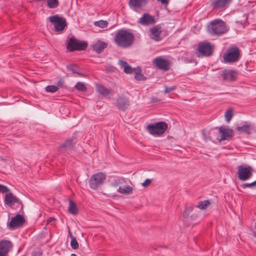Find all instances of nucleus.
<instances>
[{
	"instance_id": "c85d7f7f",
	"label": "nucleus",
	"mask_w": 256,
	"mask_h": 256,
	"mask_svg": "<svg viewBox=\"0 0 256 256\" xmlns=\"http://www.w3.org/2000/svg\"><path fill=\"white\" fill-rule=\"evenodd\" d=\"M59 5L58 0H48L47 6L50 8H57Z\"/></svg>"
},
{
	"instance_id": "39448f33",
	"label": "nucleus",
	"mask_w": 256,
	"mask_h": 256,
	"mask_svg": "<svg viewBox=\"0 0 256 256\" xmlns=\"http://www.w3.org/2000/svg\"><path fill=\"white\" fill-rule=\"evenodd\" d=\"M168 124L164 122H160L148 125L149 133L154 136H160L163 134L168 128Z\"/></svg>"
},
{
	"instance_id": "13d9d810",
	"label": "nucleus",
	"mask_w": 256,
	"mask_h": 256,
	"mask_svg": "<svg viewBox=\"0 0 256 256\" xmlns=\"http://www.w3.org/2000/svg\"><path fill=\"white\" fill-rule=\"evenodd\" d=\"M255 182H256V180Z\"/></svg>"
},
{
	"instance_id": "cd10ccee",
	"label": "nucleus",
	"mask_w": 256,
	"mask_h": 256,
	"mask_svg": "<svg viewBox=\"0 0 256 256\" xmlns=\"http://www.w3.org/2000/svg\"><path fill=\"white\" fill-rule=\"evenodd\" d=\"M210 205V201L209 200H205L200 202L196 207L199 208L200 210H205Z\"/></svg>"
},
{
	"instance_id": "473e14b6",
	"label": "nucleus",
	"mask_w": 256,
	"mask_h": 256,
	"mask_svg": "<svg viewBox=\"0 0 256 256\" xmlns=\"http://www.w3.org/2000/svg\"><path fill=\"white\" fill-rule=\"evenodd\" d=\"M75 88L76 89L80 90L82 92H85L86 90V88L84 83L81 82H78L75 85Z\"/></svg>"
},
{
	"instance_id": "ddd939ff",
	"label": "nucleus",
	"mask_w": 256,
	"mask_h": 256,
	"mask_svg": "<svg viewBox=\"0 0 256 256\" xmlns=\"http://www.w3.org/2000/svg\"><path fill=\"white\" fill-rule=\"evenodd\" d=\"M153 64L160 70L168 71L170 70V62L161 56H157L152 61Z\"/></svg>"
},
{
	"instance_id": "a18cd8bd",
	"label": "nucleus",
	"mask_w": 256,
	"mask_h": 256,
	"mask_svg": "<svg viewBox=\"0 0 256 256\" xmlns=\"http://www.w3.org/2000/svg\"><path fill=\"white\" fill-rule=\"evenodd\" d=\"M125 190L126 191L127 194H130L132 192V188L131 186H126L125 188Z\"/></svg>"
},
{
	"instance_id": "72a5a7b5",
	"label": "nucleus",
	"mask_w": 256,
	"mask_h": 256,
	"mask_svg": "<svg viewBox=\"0 0 256 256\" xmlns=\"http://www.w3.org/2000/svg\"><path fill=\"white\" fill-rule=\"evenodd\" d=\"M58 88L57 86H54V85H49L46 86V90L47 92H55L58 90Z\"/></svg>"
},
{
	"instance_id": "864d4df0",
	"label": "nucleus",
	"mask_w": 256,
	"mask_h": 256,
	"mask_svg": "<svg viewBox=\"0 0 256 256\" xmlns=\"http://www.w3.org/2000/svg\"><path fill=\"white\" fill-rule=\"evenodd\" d=\"M164 36H167L168 35V32L166 30L164 32Z\"/></svg>"
},
{
	"instance_id": "f3484780",
	"label": "nucleus",
	"mask_w": 256,
	"mask_h": 256,
	"mask_svg": "<svg viewBox=\"0 0 256 256\" xmlns=\"http://www.w3.org/2000/svg\"><path fill=\"white\" fill-rule=\"evenodd\" d=\"M148 2V0H130V6L136 11L143 8Z\"/></svg>"
},
{
	"instance_id": "2eb2a0df",
	"label": "nucleus",
	"mask_w": 256,
	"mask_h": 256,
	"mask_svg": "<svg viewBox=\"0 0 256 256\" xmlns=\"http://www.w3.org/2000/svg\"><path fill=\"white\" fill-rule=\"evenodd\" d=\"M150 37L156 42L162 40L160 34L163 32L160 24H157L150 29Z\"/></svg>"
},
{
	"instance_id": "f8f14e48",
	"label": "nucleus",
	"mask_w": 256,
	"mask_h": 256,
	"mask_svg": "<svg viewBox=\"0 0 256 256\" xmlns=\"http://www.w3.org/2000/svg\"><path fill=\"white\" fill-rule=\"evenodd\" d=\"M25 222V219L23 216L17 214L13 217L8 222V226L10 229L14 230L22 226Z\"/></svg>"
},
{
	"instance_id": "9b49d317",
	"label": "nucleus",
	"mask_w": 256,
	"mask_h": 256,
	"mask_svg": "<svg viewBox=\"0 0 256 256\" xmlns=\"http://www.w3.org/2000/svg\"><path fill=\"white\" fill-rule=\"evenodd\" d=\"M116 106L119 110L125 112L130 106V100L126 96H119L116 100Z\"/></svg>"
},
{
	"instance_id": "1a4fd4ad",
	"label": "nucleus",
	"mask_w": 256,
	"mask_h": 256,
	"mask_svg": "<svg viewBox=\"0 0 256 256\" xmlns=\"http://www.w3.org/2000/svg\"><path fill=\"white\" fill-rule=\"evenodd\" d=\"M48 20L54 26L55 32H62L68 26L66 20L64 17H49Z\"/></svg>"
},
{
	"instance_id": "c03bdc74",
	"label": "nucleus",
	"mask_w": 256,
	"mask_h": 256,
	"mask_svg": "<svg viewBox=\"0 0 256 256\" xmlns=\"http://www.w3.org/2000/svg\"><path fill=\"white\" fill-rule=\"evenodd\" d=\"M160 101V100L158 98L154 96L152 97L150 100V102L152 104L157 102H159Z\"/></svg>"
},
{
	"instance_id": "a878e982",
	"label": "nucleus",
	"mask_w": 256,
	"mask_h": 256,
	"mask_svg": "<svg viewBox=\"0 0 256 256\" xmlns=\"http://www.w3.org/2000/svg\"><path fill=\"white\" fill-rule=\"evenodd\" d=\"M68 212L73 215H76L78 214V210L76 202L72 200H69Z\"/></svg>"
},
{
	"instance_id": "4468645a",
	"label": "nucleus",
	"mask_w": 256,
	"mask_h": 256,
	"mask_svg": "<svg viewBox=\"0 0 256 256\" xmlns=\"http://www.w3.org/2000/svg\"><path fill=\"white\" fill-rule=\"evenodd\" d=\"M12 248V242L8 240H0V256H8Z\"/></svg>"
},
{
	"instance_id": "b1692460",
	"label": "nucleus",
	"mask_w": 256,
	"mask_h": 256,
	"mask_svg": "<svg viewBox=\"0 0 256 256\" xmlns=\"http://www.w3.org/2000/svg\"><path fill=\"white\" fill-rule=\"evenodd\" d=\"M253 127L251 124H244L241 126H237L236 130L239 132H242L248 134H252Z\"/></svg>"
},
{
	"instance_id": "6e6552de",
	"label": "nucleus",
	"mask_w": 256,
	"mask_h": 256,
	"mask_svg": "<svg viewBox=\"0 0 256 256\" xmlns=\"http://www.w3.org/2000/svg\"><path fill=\"white\" fill-rule=\"evenodd\" d=\"M106 179V175L102 172H98L92 175L89 180V185L92 190H96L102 185Z\"/></svg>"
},
{
	"instance_id": "8fccbe9b",
	"label": "nucleus",
	"mask_w": 256,
	"mask_h": 256,
	"mask_svg": "<svg viewBox=\"0 0 256 256\" xmlns=\"http://www.w3.org/2000/svg\"><path fill=\"white\" fill-rule=\"evenodd\" d=\"M68 236H70V238H72V237H74L72 234L70 230H68Z\"/></svg>"
},
{
	"instance_id": "7ed1b4c3",
	"label": "nucleus",
	"mask_w": 256,
	"mask_h": 256,
	"mask_svg": "<svg viewBox=\"0 0 256 256\" xmlns=\"http://www.w3.org/2000/svg\"><path fill=\"white\" fill-rule=\"evenodd\" d=\"M222 58L226 63L235 62L240 59V50L236 46H231L224 53Z\"/></svg>"
},
{
	"instance_id": "79ce46f5",
	"label": "nucleus",
	"mask_w": 256,
	"mask_h": 256,
	"mask_svg": "<svg viewBox=\"0 0 256 256\" xmlns=\"http://www.w3.org/2000/svg\"><path fill=\"white\" fill-rule=\"evenodd\" d=\"M151 183V180L150 179H146L145 181L142 183V185L144 187H146L150 184Z\"/></svg>"
},
{
	"instance_id": "f257e3e1",
	"label": "nucleus",
	"mask_w": 256,
	"mask_h": 256,
	"mask_svg": "<svg viewBox=\"0 0 256 256\" xmlns=\"http://www.w3.org/2000/svg\"><path fill=\"white\" fill-rule=\"evenodd\" d=\"M134 34L128 29H120L116 33L114 42L119 47L126 48H130L134 43Z\"/></svg>"
},
{
	"instance_id": "423d86ee",
	"label": "nucleus",
	"mask_w": 256,
	"mask_h": 256,
	"mask_svg": "<svg viewBox=\"0 0 256 256\" xmlns=\"http://www.w3.org/2000/svg\"><path fill=\"white\" fill-rule=\"evenodd\" d=\"M4 203L12 209H20V212L22 210L24 205L22 201L12 192L6 194L4 198Z\"/></svg>"
},
{
	"instance_id": "412c9836",
	"label": "nucleus",
	"mask_w": 256,
	"mask_h": 256,
	"mask_svg": "<svg viewBox=\"0 0 256 256\" xmlns=\"http://www.w3.org/2000/svg\"><path fill=\"white\" fill-rule=\"evenodd\" d=\"M237 76L238 74L236 72L231 70L224 73L222 77L224 80L232 82L236 80Z\"/></svg>"
},
{
	"instance_id": "49530a36",
	"label": "nucleus",
	"mask_w": 256,
	"mask_h": 256,
	"mask_svg": "<svg viewBox=\"0 0 256 256\" xmlns=\"http://www.w3.org/2000/svg\"><path fill=\"white\" fill-rule=\"evenodd\" d=\"M118 191L121 194H127L124 188H122L120 186L118 190Z\"/></svg>"
},
{
	"instance_id": "aec40b11",
	"label": "nucleus",
	"mask_w": 256,
	"mask_h": 256,
	"mask_svg": "<svg viewBox=\"0 0 256 256\" xmlns=\"http://www.w3.org/2000/svg\"><path fill=\"white\" fill-rule=\"evenodd\" d=\"M76 140V138L74 136L71 138H69L66 139L63 144H62L60 146V148H64L66 150L72 149L76 144V142H74Z\"/></svg>"
},
{
	"instance_id": "4d7b16f0",
	"label": "nucleus",
	"mask_w": 256,
	"mask_h": 256,
	"mask_svg": "<svg viewBox=\"0 0 256 256\" xmlns=\"http://www.w3.org/2000/svg\"><path fill=\"white\" fill-rule=\"evenodd\" d=\"M255 182H256V180Z\"/></svg>"
},
{
	"instance_id": "393cba45",
	"label": "nucleus",
	"mask_w": 256,
	"mask_h": 256,
	"mask_svg": "<svg viewBox=\"0 0 256 256\" xmlns=\"http://www.w3.org/2000/svg\"><path fill=\"white\" fill-rule=\"evenodd\" d=\"M119 64L121 66L122 68H124V71L125 73L127 74H130L133 72L135 70L134 68H132L125 61L122 60H119Z\"/></svg>"
},
{
	"instance_id": "a19ab883",
	"label": "nucleus",
	"mask_w": 256,
	"mask_h": 256,
	"mask_svg": "<svg viewBox=\"0 0 256 256\" xmlns=\"http://www.w3.org/2000/svg\"><path fill=\"white\" fill-rule=\"evenodd\" d=\"M246 18L244 20V22L237 21V22H236L238 23V24H241L242 25L244 26V27L245 26H246L248 24V17H246Z\"/></svg>"
},
{
	"instance_id": "6ab92c4d",
	"label": "nucleus",
	"mask_w": 256,
	"mask_h": 256,
	"mask_svg": "<svg viewBox=\"0 0 256 256\" xmlns=\"http://www.w3.org/2000/svg\"><path fill=\"white\" fill-rule=\"evenodd\" d=\"M108 44L100 40H98L96 44H92V47L97 54H100L107 46Z\"/></svg>"
},
{
	"instance_id": "c756f323",
	"label": "nucleus",
	"mask_w": 256,
	"mask_h": 256,
	"mask_svg": "<svg viewBox=\"0 0 256 256\" xmlns=\"http://www.w3.org/2000/svg\"><path fill=\"white\" fill-rule=\"evenodd\" d=\"M95 26H98L100 28H105L108 25V22L106 20H100L94 22Z\"/></svg>"
},
{
	"instance_id": "3c124183",
	"label": "nucleus",
	"mask_w": 256,
	"mask_h": 256,
	"mask_svg": "<svg viewBox=\"0 0 256 256\" xmlns=\"http://www.w3.org/2000/svg\"><path fill=\"white\" fill-rule=\"evenodd\" d=\"M142 16H150L148 13H144L142 14Z\"/></svg>"
},
{
	"instance_id": "a211bd4d",
	"label": "nucleus",
	"mask_w": 256,
	"mask_h": 256,
	"mask_svg": "<svg viewBox=\"0 0 256 256\" xmlns=\"http://www.w3.org/2000/svg\"><path fill=\"white\" fill-rule=\"evenodd\" d=\"M232 0H214L211 6L214 9L221 10L228 6Z\"/></svg>"
},
{
	"instance_id": "09e8293b",
	"label": "nucleus",
	"mask_w": 256,
	"mask_h": 256,
	"mask_svg": "<svg viewBox=\"0 0 256 256\" xmlns=\"http://www.w3.org/2000/svg\"><path fill=\"white\" fill-rule=\"evenodd\" d=\"M56 220V218H54V217H50L47 220V224H49Z\"/></svg>"
},
{
	"instance_id": "4c0bfd02",
	"label": "nucleus",
	"mask_w": 256,
	"mask_h": 256,
	"mask_svg": "<svg viewBox=\"0 0 256 256\" xmlns=\"http://www.w3.org/2000/svg\"><path fill=\"white\" fill-rule=\"evenodd\" d=\"M256 186V182L254 181L252 183H246V184H241L240 186L242 188H246L252 187V186Z\"/></svg>"
},
{
	"instance_id": "f03ea898",
	"label": "nucleus",
	"mask_w": 256,
	"mask_h": 256,
	"mask_svg": "<svg viewBox=\"0 0 256 256\" xmlns=\"http://www.w3.org/2000/svg\"><path fill=\"white\" fill-rule=\"evenodd\" d=\"M208 32L213 36H220L228 31L225 22L221 19H215L208 23L207 26Z\"/></svg>"
},
{
	"instance_id": "de8ad7c7",
	"label": "nucleus",
	"mask_w": 256,
	"mask_h": 256,
	"mask_svg": "<svg viewBox=\"0 0 256 256\" xmlns=\"http://www.w3.org/2000/svg\"><path fill=\"white\" fill-rule=\"evenodd\" d=\"M158 2H160L162 4L164 5H168L170 0H156Z\"/></svg>"
},
{
	"instance_id": "37998d69",
	"label": "nucleus",
	"mask_w": 256,
	"mask_h": 256,
	"mask_svg": "<svg viewBox=\"0 0 256 256\" xmlns=\"http://www.w3.org/2000/svg\"><path fill=\"white\" fill-rule=\"evenodd\" d=\"M64 80H62V78H60L57 82L56 86H57L58 88V86H59V87H62V86L64 85Z\"/></svg>"
},
{
	"instance_id": "5fc2aeb1",
	"label": "nucleus",
	"mask_w": 256,
	"mask_h": 256,
	"mask_svg": "<svg viewBox=\"0 0 256 256\" xmlns=\"http://www.w3.org/2000/svg\"><path fill=\"white\" fill-rule=\"evenodd\" d=\"M254 228L256 229V222H255V224H254Z\"/></svg>"
},
{
	"instance_id": "58836bf2",
	"label": "nucleus",
	"mask_w": 256,
	"mask_h": 256,
	"mask_svg": "<svg viewBox=\"0 0 256 256\" xmlns=\"http://www.w3.org/2000/svg\"><path fill=\"white\" fill-rule=\"evenodd\" d=\"M10 191V190L6 186L0 184V192L4 194Z\"/></svg>"
},
{
	"instance_id": "6e6d98bb",
	"label": "nucleus",
	"mask_w": 256,
	"mask_h": 256,
	"mask_svg": "<svg viewBox=\"0 0 256 256\" xmlns=\"http://www.w3.org/2000/svg\"><path fill=\"white\" fill-rule=\"evenodd\" d=\"M54 16H58V14L54 15Z\"/></svg>"
},
{
	"instance_id": "e433bc0d",
	"label": "nucleus",
	"mask_w": 256,
	"mask_h": 256,
	"mask_svg": "<svg viewBox=\"0 0 256 256\" xmlns=\"http://www.w3.org/2000/svg\"><path fill=\"white\" fill-rule=\"evenodd\" d=\"M121 184V180L120 178H116L111 183V186L116 187Z\"/></svg>"
},
{
	"instance_id": "603ef678",
	"label": "nucleus",
	"mask_w": 256,
	"mask_h": 256,
	"mask_svg": "<svg viewBox=\"0 0 256 256\" xmlns=\"http://www.w3.org/2000/svg\"><path fill=\"white\" fill-rule=\"evenodd\" d=\"M253 236L256 238V231L253 232Z\"/></svg>"
},
{
	"instance_id": "4be33fe9",
	"label": "nucleus",
	"mask_w": 256,
	"mask_h": 256,
	"mask_svg": "<svg viewBox=\"0 0 256 256\" xmlns=\"http://www.w3.org/2000/svg\"><path fill=\"white\" fill-rule=\"evenodd\" d=\"M96 88L98 92L104 96H106L111 93L110 89L106 88L102 84H96Z\"/></svg>"
},
{
	"instance_id": "9d476101",
	"label": "nucleus",
	"mask_w": 256,
	"mask_h": 256,
	"mask_svg": "<svg viewBox=\"0 0 256 256\" xmlns=\"http://www.w3.org/2000/svg\"><path fill=\"white\" fill-rule=\"evenodd\" d=\"M253 170L250 166H240L238 167V176L240 180L246 181L249 180L252 176Z\"/></svg>"
},
{
	"instance_id": "dca6fc26",
	"label": "nucleus",
	"mask_w": 256,
	"mask_h": 256,
	"mask_svg": "<svg viewBox=\"0 0 256 256\" xmlns=\"http://www.w3.org/2000/svg\"><path fill=\"white\" fill-rule=\"evenodd\" d=\"M216 128L218 129L219 132L222 134V136L220 139V141L224 140H230L234 136L232 130L228 128L225 126H220V128Z\"/></svg>"
},
{
	"instance_id": "20e7f679",
	"label": "nucleus",
	"mask_w": 256,
	"mask_h": 256,
	"mask_svg": "<svg viewBox=\"0 0 256 256\" xmlns=\"http://www.w3.org/2000/svg\"><path fill=\"white\" fill-rule=\"evenodd\" d=\"M196 50L198 56L210 57L214 54V46L208 42H200L198 45Z\"/></svg>"
},
{
	"instance_id": "ea45409f",
	"label": "nucleus",
	"mask_w": 256,
	"mask_h": 256,
	"mask_svg": "<svg viewBox=\"0 0 256 256\" xmlns=\"http://www.w3.org/2000/svg\"><path fill=\"white\" fill-rule=\"evenodd\" d=\"M176 88V86H174L170 87V88L167 86H165V89H164V92L166 94L169 93L170 92L174 90Z\"/></svg>"
},
{
	"instance_id": "0eeeda50",
	"label": "nucleus",
	"mask_w": 256,
	"mask_h": 256,
	"mask_svg": "<svg viewBox=\"0 0 256 256\" xmlns=\"http://www.w3.org/2000/svg\"><path fill=\"white\" fill-rule=\"evenodd\" d=\"M67 41L66 48L69 52L84 50L88 47V43L86 42L78 40L74 36L70 38Z\"/></svg>"
},
{
	"instance_id": "2f4dec72",
	"label": "nucleus",
	"mask_w": 256,
	"mask_h": 256,
	"mask_svg": "<svg viewBox=\"0 0 256 256\" xmlns=\"http://www.w3.org/2000/svg\"><path fill=\"white\" fill-rule=\"evenodd\" d=\"M224 116L226 121L229 122L231 120L233 116L232 110L231 108L227 110L225 112Z\"/></svg>"
},
{
	"instance_id": "c9c22d12",
	"label": "nucleus",
	"mask_w": 256,
	"mask_h": 256,
	"mask_svg": "<svg viewBox=\"0 0 256 256\" xmlns=\"http://www.w3.org/2000/svg\"><path fill=\"white\" fill-rule=\"evenodd\" d=\"M194 209L193 206H190L186 208L184 210L183 212V216L184 218H188L190 212L192 211Z\"/></svg>"
},
{
	"instance_id": "f704fd0d",
	"label": "nucleus",
	"mask_w": 256,
	"mask_h": 256,
	"mask_svg": "<svg viewBox=\"0 0 256 256\" xmlns=\"http://www.w3.org/2000/svg\"><path fill=\"white\" fill-rule=\"evenodd\" d=\"M70 241V246L72 249L76 250L78 248V243L75 237H72Z\"/></svg>"
},
{
	"instance_id": "5701e85b",
	"label": "nucleus",
	"mask_w": 256,
	"mask_h": 256,
	"mask_svg": "<svg viewBox=\"0 0 256 256\" xmlns=\"http://www.w3.org/2000/svg\"><path fill=\"white\" fill-rule=\"evenodd\" d=\"M138 22L142 26H147L154 24L156 20L154 17H141Z\"/></svg>"
},
{
	"instance_id": "7c9ffc66",
	"label": "nucleus",
	"mask_w": 256,
	"mask_h": 256,
	"mask_svg": "<svg viewBox=\"0 0 256 256\" xmlns=\"http://www.w3.org/2000/svg\"><path fill=\"white\" fill-rule=\"evenodd\" d=\"M134 78L138 80H145L146 79V78L142 74V70L140 68H139L137 72H136Z\"/></svg>"
},
{
	"instance_id": "bb28decb",
	"label": "nucleus",
	"mask_w": 256,
	"mask_h": 256,
	"mask_svg": "<svg viewBox=\"0 0 256 256\" xmlns=\"http://www.w3.org/2000/svg\"><path fill=\"white\" fill-rule=\"evenodd\" d=\"M68 70L71 71L74 74H78L79 76H82L80 68L76 64H69L66 66Z\"/></svg>"
}]
</instances>
